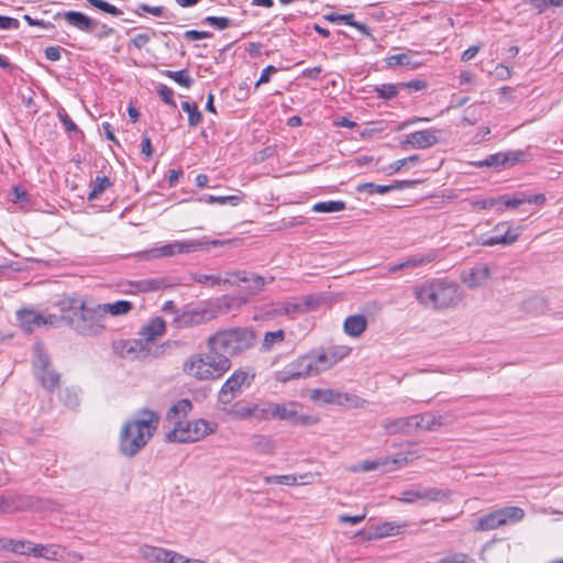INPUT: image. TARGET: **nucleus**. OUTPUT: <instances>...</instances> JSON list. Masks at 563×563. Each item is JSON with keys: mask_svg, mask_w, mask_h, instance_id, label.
Listing matches in <instances>:
<instances>
[{"mask_svg": "<svg viewBox=\"0 0 563 563\" xmlns=\"http://www.w3.org/2000/svg\"><path fill=\"white\" fill-rule=\"evenodd\" d=\"M59 319L81 335L96 336L106 328V317L99 305L87 307L86 301L80 298L66 297L59 300Z\"/></svg>", "mask_w": 563, "mask_h": 563, "instance_id": "obj_2", "label": "nucleus"}, {"mask_svg": "<svg viewBox=\"0 0 563 563\" xmlns=\"http://www.w3.org/2000/svg\"><path fill=\"white\" fill-rule=\"evenodd\" d=\"M413 292L420 305L435 310L456 307L462 300L459 285L443 278L428 280L416 286Z\"/></svg>", "mask_w": 563, "mask_h": 563, "instance_id": "obj_3", "label": "nucleus"}, {"mask_svg": "<svg viewBox=\"0 0 563 563\" xmlns=\"http://www.w3.org/2000/svg\"><path fill=\"white\" fill-rule=\"evenodd\" d=\"M255 341V332L242 327L217 331L208 338L207 345L219 346L230 357L253 347Z\"/></svg>", "mask_w": 563, "mask_h": 563, "instance_id": "obj_5", "label": "nucleus"}, {"mask_svg": "<svg viewBox=\"0 0 563 563\" xmlns=\"http://www.w3.org/2000/svg\"><path fill=\"white\" fill-rule=\"evenodd\" d=\"M478 167H494L497 168L499 166H507V157L504 155V152H499L493 155H489L487 158L475 163Z\"/></svg>", "mask_w": 563, "mask_h": 563, "instance_id": "obj_48", "label": "nucleus"}, {"mask_svg": "<svg viewBox=\"0 0 563 563\" xmlns=\"http://www.w3.org/2000/svg\"><path fill=\"white\" fill-rule=\"evenodd\" d=\"M415 180H395L390 185H376L373 183H364L357 186V191H367L369 195L379 194L384 195L393 190H401L412 186Z\"/></svg>", "mask_w": 563, "mask_h": 563, "instance_id": "obj_16", "label": "nucleus"}, {"mask_svg": "<svg viewBox=\"0 0 563 563\" xmlns=\"http://www.w3.org/2000/svg\"><path fill=\"white\" fill-rule=\"evenodd\" d=\"M442 133L439 129H426L409 133L400 141V147L402 150L408 148H429L440 143V134Z\"/></svg>", "mask_w": 563, "mask_h": 563, "instance_id": "obj_10", "label": "nucleus"}, {"mask_svg": "<svg viewBox=\"0 0 563 563\" xmlns=\"http://www.w3.org/2000/svg\"><path fill=\"white\" fill-rule=\"evenodd\" d=\"M161 422L158 412L141 408L125 420L120 430L119 450L126 457L139 454L156 433Z\"/></svg>", "mask_w": 563, "mask_h": 563, "instance_id": "obj_1", "label": "nucleus"}, {"mask_svg": "<svg viewBox=\"0 0 563 563\" xmlns=\"http://www.w3.org/2000/svg\"><path fill=\"white\" fill-rule=\"evenodd\" d=\"M141 12L153 14L154 16H165V9L163 7H152L147 3H140L134 10V13L142 15ZM167 19L170 16L166 15Z\"/></svg>", "mask_w": 563, "mask_h": 563, "instance_id": "obj_54", "label": "nucleus"}, {"mask_svg": "<svg viewBox=\"0 0 563 563\" xmlns=\"http://www.w3.org/2000/svg\"><path fill=\"white\" fill-rule=\"evenodd\" d=\"M284 339H285L284 330L279 329V330H276V331L266 332L265 335H264V341H263V344H262V350L263 351H269L275 343L282 342V341H284Z\"/></svg>", "mask_w": 563, "mask_h": 563, "instance_id": "obj_49", "label": "nucleus"}, {"mask_svg": "<svg viewBox=\"0 0 563 563\" xmlns=\"http://www.w3.org/2000/svg\"><path fill=\"white\" fill-rule=\"evenodd\" d=\"M400 464V461L398 459H378V460H365L361 462L358 465H354L351 467V471L356 472H371L378 467H384L385 471H394L396 470Z\"/></svg>", "mask_w": 563, "mask_h": 563, "instance_id": "obj_19", "label": "nucleus"}, {"mask_svg": "<svg viewBox=\"0 0 563 563\" xmlns=\"http://www.w3.org/2000/svg\"><path fill=\"white\" fill-rule=\"evenodd\" d=\"M401 90L400 84H383L375 87L377 97L384 100H390Z\"/></svg>", "mask_w": 563, "mask_h": 563, "instance_id": "obj_46", "label": "nucleus"}, {"mask_svg": "<svg viewBox=\"0 0 563 563\" xmlns=\"http://www.w3.org/2000/svg\"><path fill=\"white\" fill-rule=\"evenodd\" d=\"M325 353L329 355V360L331 361L332 365L336 364L339 361H341L343 357H345L349 353V349L344 346H332L328 350H324Z\"/></svg>", "mask_w": 563, "mask_h": 563, "instance_id": "obj_57", "label": "nucleus"}, {"mask_svg": "<svg viewBox=\"0 0 563 563\" xmlns=\"http://www.w3.org/2000/svg\"><path fill=\"white\" fill-rule=\"evenodd\" d=\"M175 254H177L176 246H175V242H173V243H167L165 245H162L159 247H154L151 250L140 252L136 255V257L141 261H148V260L159 258V257H169Z\"/></svg>", "mask_w": 563, "mask_h": 563, "instance_id": "obj_29", "label": "nucleus"}, {"mask_svg": "<svg viewBox=\"0 0 563 563\" xmlns=\"http://www.w3.org/2000/svg\"><path fill=\"white\" fill-rule=\"evenodd\" d=\"M310 474H301L299 476L296 475H269L264 477V482L266 484H280L287 486H295L298 484V479L305 481L310 477Z\"/></svg>", "mask_w": 563, "mask_h": 563, "instance_id": "obj_36", "label": "nucleus"}, {"mask_svg": "<svg viewBox=\"0 0 563 563\" xmlns=\"http://www.w3.org/2000/svg\"><path fill=\"white\" fill-rule=\"evenodd\" d=\"M230 241H220V240H209L203 236L202 239L197 240H187V241H175L176 253H192L200 250H208L210 246H221L224 244H229Z\"/></svg>", "mask_w": 563, "mask_h": 563, "instance_id": "obj_15", "label": "nucleus"}, {"mask_svg": "<svg viewBox=\"0 0 563 563\" xmlns=\"http://www.w3.org/2000/svg\"><path fill=\"white\" fill-rule=\"evenodd\" d=\"M311 366L312 363L307 355L300 356L278 372L276 378L280 383H288L294 379L313 376Z\"/></svg>", "mask_w": 563, "mask_h": 563, "instance_id": "obj_11", "label": "nucleus"}, {"mask_svg": "<svg viewBox=\"0 0 563 563\" xmlns=\"http://www.w3.org/2000/svg\"><path fill=\"white\" fill-rule=\"evenodd\" d=\"M280 307L282 313H284V316L294 317L296 314L302 313V306L299 302H280Z\"/></svg>", "mask_w": 563, "mask_h": 563, "instance_id": "obj_59", "label": "nucleus"}, {"mask_svg": "<svg viewBox=\"0 0 563 563\" xmlns=\"http://www.w3.org/2000/svg\"><path fill=\"white\" fill-rule=\"evenodd\" d=\"M341 402L339 406L342 407H350V408H363L366 404V400L361 398L357 395L349 394V393H342L341 391Z\"/></svg>", "mask_w": 563, "mask_h": 563, "instance_id": "obj_50", "label": "nucleus"}, {"mask_svg": "<svg viewBox=\"0 0 563 563\" xmlns=\"http://www.w3.org/2000/svg\"><path fill=\"white\" fill-rule=\"evenodd\" d=\"M490 276L489 267L486 264H477L467 273H464L462 280L470 288L483 286Z\"/></svg>", "mask_w": 563, "mask_h": 563, "instance_id": "obj_17", "label": "nucleus"}, {"mask_svg": "<svg viewBox=\"0 0 563 563\" xmlns=\"http://www.w3.org/2000/svg\"><path fill=\"white\" fill-rule=\"evenodd\" d=\"M112 183L108 176H97L90 184L91 190L88 194L87 199L93 201L101 195L107 188L111 187Z\"/></svg>", "mask_w": 563, "mask_h": 563, "instance_id": "obj_38", "label": "nucleus"}, {"mask_svg": "<svg viewBox=\"0 0 563 563\" xmlns=\"http://www.w3.org/2000/svg\"><path fill=\"white\" fill-rule=\"evenodd\" d=\"M473 209L484 210V209H490L494 207H497L498 211H503V208L500 207V199L497 198H487V199H481L475 200L472 202Z\"/></svg>", "mask_w": 563, "mask_h": 563, "instance_id": "obj_56", "label": "nucleus"}, {"mask_svg": "<svg viewBox=\"0 0 563 563\" xmlns=\"http://www.w3.org/2000/svg\"><path fill=\"white\" fill-rule=\"evenodd\" d=\"M442 416H435L431 412L415 415L416 431H435L443 426Z\"/></svg>", "mask_w": 563, "mask_h": 563, "instance_id": "obj_21", "label": "nucleus"}, {"mask_svg": "<svg viewBox=\"0 0 563 563\" xmlns=\"http://www.w3.org/2000/svg\"><path fill=\"white\" fill-rule=\"evenodd\" d=\"M87 2L96 9L104 13L111 14L113 16H119L120 14H122V11L120 9L104 0H87Z\"/></svg>", "mask_w": 563, "mask_h": 563, "instance_id": "obj_52", "label": "nucleus"}, {"mask_svg": "<svg viewBox=\"0 0 563 563\" xmlns=\"http://www.w3.org/2000/svg\"><path fill=\"white\" fill-rule=\"evenodd\" d=\"M34 366L37 369V373L47 372L51 367L49 357L46 354L40 353L36 361L34 362Z\"/></svg>", "mask_w": 563, "mask_h": 563, "instance_id": "obj_64", "label": "nucleus"}, {"mask_svg": "<svg viewBox=\"0 0 563 563\" xmlns=\"http://www.w3.org/2000/svg\"><path fill=\"white\" fill-rule=\"evenodd\" d=\"M63 16L69 25L82 32L91 33L98 26V22L96 20L79 11H67Z\"/></svg>", "mask_w": 563, "mask_h": 563, "instance_id": "obj_18", "label": "nucleus"}, {"mask_svg": "<svg viewBox=\"0 0 563 563\" xmlns=\"http://www.w3.org/2000/svg\"><path fill=\"white\" fill-rule=\"evenodd\" d=\"M140 554L143 559L151 562L167 563L169 555H172V551L144 544L140 548Z\"/></svg>", "mask_w": 563, "mask_h": 563, "instance_id": "obj_27", "label": "nucleus"}, {"mask_svg": "<svg viewBox=\"0 0 563 563\" xmlns=\"http://www.w3.org/2000/svg\"><path fill=\"white\" fill-rule=\"evenodd\" d=\"M166 330V323L163 318L156 317L142 327L140 334L146 342L154 341L156 336L162 335Z\"/></svg>", "mask_w": 563, "mask_h": 563, "instance_id": "obj_26", "label": "nucleus"}, {"mask_svg": "<svg viewBox=\"0 0 563 563\" xmlns=\"http://www.w3.org/2000/svg\"><path fill=\"white\" fill-rule=\"evenodd\" d=\"M242 21H236L227 16L208 15L203 19L202 23L213 26L216 30L222 31L231 26H239Z\"/></svg>", "mask_w": 563, "mask_h": 563, "instance_id": "obj_40", "label": "nucleus"}, {"mask_svg": "<svg viewBox=\"0 0 563 563\" xmlns=\"http://www.w3.org/2000/svg\"><path fill=\"white\" fill-rule=\"evenodd\" d=\"M274 277L269 276L268 280L265 279V277L254 274V273H247L245 271H238V272H231L227 273V278H224L223 283L236 285L239 283H246L247 286L245 287L244 291L246 296H255L260 294L264 286L267 283H273Z\"/></svg>", "mask_w": 563, "mask_h": 563, "instance_id": "obj_8", "label": "nucleus"}, {"mask_svg": "<svg viewBox=\"0 0 563 563\" xmlns=\"http://www.w3.org/2000/svg\"><path fill=\"white\" fill-rule=\"evenodd\" d=\"M501 520L499 518L498 510L492 511L487 515H484L478 518L475 530L476 531H488L494 530L503 526Z\"/></svg>", "mask_w": 563, "mask_h": 563, "instance_id": "obj_30", "label": "nucleus"}, {"mask_svg": "<svg viewBox=\"0 0 563 563\" xmlns=\"http://www.w3.org/2000/svg\"><path fill=\"white\" fill-rule=\"evenodd\" d=\"M216 429L214 422L205 419L177 421L176 426L166 433L165 439L170 443H192L212 434Z\"/></svg>", "mask_w": 563, "mask_h": 563, "instance_id": "obj_6", "label": "nucleus"}, {"mask_svg": "<svg viewBox=\"0 0 563 563\" xmlns=\"http://www.w3.org/2000/svg\"><path fill=\"white\" fill-rule=\"evenodd\" d=\"M341 391L331 388H317L310 394V399L313 402H320L322 405H340Z\"/></svg>", "mask_w": 563, "mask_h": 563, "instance_id": "obj_23", "label": "nucleus"}, {"mask_svg": "<svg viewBox=\"0 0 563 563\" xmlns=\"http://www.w3.org/2000/svg\"><path fill=\"white\" fill-rule=\"evenodd\" d=\"M217 317L216 311L206 308H195L176 314L174 323L178 328H191L213 320Z\"/></svg>", "mask_w": 563, "mask_h": 563, "instance_id": "obj_12", "label": "nucleus"}, {"mask_svg": "<svg viewBox=\"0 0 563 563\" xmlns=\"http://www.w3.org/2000/svg\"><path fill=\"white\" fill-rule=\"evenodd\" d=\"M99 308L102 311L103 317H106V313H110L112 316H123L133 309V305L129 300H118L113 303L99 305Z\"/></svg>", "mask_w": 563, "mask_h": 563, "instance_id": "obj_31", "label": "nucleus"}, {"mask_svg": "<svg viewBox=\"0 0 563 563\" xmlns=\"http://www.w3.org/2000/svg\"><path fill=\"white\" fill-rule=\"evenodd\" d=\"M192 404L189 399L183 398L174 404L166 413V419L168 422L176 426L177 421H184L187 415L191 411Z\"/></svg>", "mask_w": 563, "mask_h": 563, "instance_id": "obj_22", "label": "nucleus"}, {"mask_svg": "<svg viewBox=\"0 0 563 563\" xmlns=\"http://www.w3.org/2000/svg\"><path fill=\"white\" fill-rule=\"evenodd\" d=\"M208 352L191 355L185 361L183 369L199 380L220 378L231 367L229 356L219 346L207 345Z\"/></svg>", "mask_w": 563, "mask_h": 563, "instance_id": "obj_4", "label": "nucleus"}, {"mask_svg": "<svg viewBox=\"0 0 563 563\" xmlns=\"http://www.w3.org/2000/svg\"><path fill=\"white\" fill-rule=\"evenodd\" d=\"M156 92L166 104L172 106L174 108L176 107V102L174 99V90L172 88L164 84H159L156 87Z\"/></svg>", "mask_w": 563, "mask_h": 563, "instance_id": "obj_55", "label": "nucleus"}, {"mask_svg": "<svg viewBox=\"0 0 563 563\" xmlns=\"http://www.w3.org/2000/svg\"><path fill=\"white\" fill-rule=\"evenodd\" d=\"M418 54L413 51H409L407 53H399L396 55H390L385 58L386 65L389 68H394L397 66H408L412 69L418 68L421 63L413 60V57Z\"/></svg>", "mask_w": 563, "mask_h": 563, "instance_id": "obj_24", "label": "nucleus"}, {"mask_svg": "<svg viewBox=\"0 0 563 563\" xmlns=\"http://www.w3.org/2000/svg\"><path fill=\"white\" fill-rule=\"evenodd\" d=\"M302 405L297 401L274 402L273 419L286 421L292 426H312L318 423L317 417L301 413Z\"/></svg>", "mask_w": 563, "mask_h": 563, "instance_id": "obj_7", "label": "nucleus"}, {"mask_svg": "<svg viewBox=\"0 0 563 563\" xmlns=\"http://www.w3.org/2000/svg\"><path fill=\"white\" fill-rule=\"evenodd\" d=\"M113 350L121 356L125 354H132L143 350V343L141 340H119L113 342Z\"/></svg>", "mask_w": 563, "mask_h": 563, "instance_id": "obj_34", "label": "nucleus"}, {"mask_svg": "<svg viewBox=\"0 0 563 563\" xmlns=\"http://www.w3.org/2000/svg\"><path fill=\"white\" fill-rule=\"evenodd\" d=\"M504 155L507 157V165L509 166H514L526 161V153L520 150L504 152Z\"/></svg>", "mask_w": 563, "mask_h": 563, "instance_id": "obj_61", "label": "nucleus"}, {"mask_svg": "<svg viewBox=\"0 0 563 563\" xmlns=\"http://www.w3.org/2000/svg\"><path fill=\"white\" fill-rule=\"evenodd\" d=\"M252 409H253V418L258 421L273 419L274 402H271V401L264 402V404H253L252 402Z\"/></svg>", "mask_w": 563, "mask_h": 563, "instance_id": "obj_41", "label": "nucleus"}, {"mask_svg": "<svg viewBox=\"0 0 563 563\" xmlns=\"http://www.w3.org/2000/svg\"><path fill=\"white\" fill-rule=\"evenodd\" d=\"M253 378L254 375L250 377L246 371H234L220 388V391L218 394L219 402L223 405L230 404L234 399L236 394L241 391L242 386L244 384L251 385Z\"/></svg>", "mask_w": 563, "mask_h": 563, "instance_id": "obj_9", "label": "nucleus"}, {"mask_svg": "<svg viewBox=\"0 0 563 563\" xmlns=\"http://www.w3.org/2000/svg\"><path fill=\"white\" fill-rule=\"evenodd\" d=\"M497 199H500V206L504 205L506 208H510V209H515L523 203L522 192H517L512 197L500 196V197H497Z\"/></svg>", "mask_w": 563, "mask_h": 563, "instance_id": "obj_58", "label": "nucleus"}, {"mask_svg": "<svg viewBox=\"0 0 563 563\" xmlns=\"http://www.w3.org/2000/svg\"><path fill=\"white\" fill-rule=\"evenodd\" d=\"M354 14L353 13H346V14H338V13H328L323 15V19L332 22V23H339L343 22L346 25H350L353 21Z\"/></svg>", "mask_w": 563, "mask_h": 563, "instance_id": "obj_60", "label": "nucleus"}, {"mask_svg": "<svg viewBox=\"0 0 563 563\" xmlns=\"http://www.w3.org/2000/svg\"><path fill=\"white\" fill-rule=\"evenodd\" d=\"M31 541L24 540H8V549L13 553L21 555H30Z\"/></svg>", "mask_w": 563, "mask_h": 563, "instance_id": "obj_53", "label": "nucleus"}, {"mask_svg": "<svg viewBox=\"0 0 563 563\" xmlns=\"http://www.w3.org/2000/svg\"><path fill=\"white\" fill-rule=\"evenodd\" d=\"M497 510L499 518L503 519V526L508 523H516L525 517V510L517 506L504 507Z\"/></svg>", "mask_w": 563, "mask_h": 563, "instance_id": "obj_33", "label": "nucleus"}, {"mask_svg": "<svg viewBox=\"0 0 563 563\" xmlns=\"http://www.w3.org/2000/svg\"><path fill=\"white\" fill-rule=\"evenodd\" d=\"M211 36H212V33L209 31L188 30L184 33V37L187 41H198V40L209 38Z\"/></svg>", "mask_w": 563, "mask_h": 563, "instance_id": "obj_63", "label": "nucleus"}, {"mask_svg": "<svg viewBox=\"0 0 563 563\" xmlns=\"http://www.w3.org/2000/svg\"><path fill=\"white\" fill-rule=\"evenodd\" d=\"M413 420L415 415L409 417H401L385 421L383 427L388 434H409L416 431Z\"/></svg>", "mask_w": 563, "mask_h": 563, "instance_id": "obj_20", "label": "nucleus"}, {"mask_svg": "<svg viewBox=\"0 0 563 563\" xmlns=\"http://www.w3.org/2000/svg\"><path fill=\"white\" fill-rule=\"evenodd\" d=\"M18 320L20 322V327L26 333H31L35 328L45 324L55 325L59 318L55 314L43 316L41 313H36L33 310L23 309L18 311Z\"/></svg>", "mask_w": 563, "mask_h": 563, "instance_id": "obj_13", "label": "nucleus"}, {"mask_svg": "<svg viewBox=\"0 0 563 563\" xmlns=\"http://www.w3.org/2000/svg\"><path fill=\"white\" fill-rule=\"evenodd\" d=\"M421 500L427 501H443L448 500L451 496L449 489H440L437 487H424L420 489Z\"/></svg>", "mask_w": 563, "mask_h": 563, "instance_id": "obj_35", "label": "nucleus"}, {"mask_svg": "<svg viewBox=\"0 0 563 563\" xmlns=\"http://www.w3.org/2000/svg\"><path fill=\"white\" fill-rule=\"evenodd\" d=\"M200 202L206 203H230L231 206H238L241 202V197L232 195V196H213V195H203L198 199Z\"/></svg>", "mask_w": 563, "mask_h": 563, "instance_id": "obj_43", "label": "nucleus"}, {"mask_svg": "<svg viewBox=\"0 0 563 563\" xmlns=\"http://www.w3.org/2000/svg\"><path fill=\"white\" fill-rule=\"evenodd\" d=\"M38 379L41 380L42 386L47 389L48 391H52L55 389V387L59 384V374L56 373L51 367L47 372L37 373L36 374Z\"/></svg>", "mask_w": 563, "mask_h": 563, "instance_id": "obj_42", "label": "nucleus"}, {"mask_svg": "<svg viewBox=\"0 0 563 563\" xmlns=\"http://www.w3.org/2000/svg\"><path fill=\"white\" fill-rule=\"evenodd\" d=\"M522 308L529 313H542L547 309V301L540 297H532L522 303Z\"/></svg>", "mask_w": 563, "mask_h": 563, "instance_id": "obj_47", "label": "nucleus"}, {"mask_svg": "<svg viewBox=\"0 0 563 563\" xmlns=\"http://www.w3.org/2000/svg\"><path fill=\"white\" fill-rule=\"evenodd\" d=\"M166 286L163 278H150L130 283V292H150L163 289Z\"/></svg>", "mask_w": 563, "mask_h": 563, "instance_id": "obj_28", "label": "nucleus"}, {"mask_svg": "<svg viewBox=\"0 0 563 563\" xmlns=\"http://www.w3.org/2000/svg\"><path fill=\"white\" fill-rule=\"evenodd\" d=\"M401 90L409 89L410 91H420L428 87V82L423 79H413L410 81L399 82Z\"/></svg>", "mask_w": 563, "mask_h": 563, "instance_id": "obj_62", "label": "nucleus"}, {"mask_svg": "<svg viewBox=\"0 0 563 563\" xmlns=\"http://www.w3.org/2000/svg\"><path fill=\"white\" fill-rule=\"evenodd\" d=\"M58 118L67 132L74 133L81 137L84 136V132L77 126V124L71 120V118L64 109L58 111Z\"/></svg>", "mask_w": 563, "mask_h": 563, "instance_id": "obj_51", "label": "nucleus"}, {"mask_svg": "<svg viewBox=\"0 0 563 563\" xmlns=\"http://www.w3.org/2000/svg\"><path fill=\"white\" fill-rule=\"evenodd\" d=\"M367 319L363 314L350 316L344 320L343 330L350 336H360L366 329Z\"/></svg>", "mask_w": 563, "mask_h": 563, "instance_id": "obj_25", "label": "nucleus"}, {"mask_svg": "<svg viewBox=\"0 0 563 563\" xmlns=\"http://www.w3.org/2000/svg\"><path fill=\"white\" fill-rule=\"evenodd\" d=\"M307 356L310 358L312 363L311 367L313 375H318L319 373L327 371L333 366L325 351H322L318 354H309Z\"/></svg>", "mask_w": 563, "mask_h": 563, "instance_id": "obj_37", "label": "nucleus"}, {"mask_svg": "<svg viewBox=\"0 0 563 563\" xmlns=\"http://www.w3.org/2000/svg\"><path fill=\"white\" fill-rule=\"evenodd\" d=\"M181 109L188 113V124L191 128H196L202 121V114L198 109L196 103H190L188 101H184L181 103Z\"/></svg>", "mask_w": 563, "mask_h": 563, "instance_id": "obj_44", "label": "nucleus"}, {"mask_svg": "<svg viewBox=\"0 0 563 563\" xmlns=\"http://www.w3.org/2000/svg\"><path fill=\"white\" fill-rule=\"evenodd\" d=\"M494 232L496 233L495 235L483 239L479 244L483 246H493L496 244L510 245L519 238V233L514 231L508 222L497 223L494 227Z\"/></svg>", "mask_w": 563, "mask_h": 563, "instance_id": "obj_14", "label": "nucleus"}, {"mask_svg": "<svg viewBox=\"0 0 563 563\" xmlns=\"http://www.w3.org/2000/svg\"><path fill=\"white\" fill-rule=\"evenodd\" d=\"M162 74L185 88H189L194 84V79L188 75L187 69L178 71L164 70Z\"/></svg>", "mask_w": 563, "mask_h": 563, "instance_id": "obj_45", "label": "nucleus"}, {"mask_svg": "<svg viewBox=\"0 0 563 563\" xmlns=\"http://www.w3.org/2000/svg\"><path fill=\"white\" fill-rule=\"evenodd\" d=\"M346 205L342 200L320 201L313 205L312 210L318 213H334L345 210Z\"/></svg>", "mask_w": 563, "mask_h": 563, "instance_id": "obj_39", "label": "nucleus"}, {"mask_svg": "<svg viewBox=\"0 0 563 563\" xmlns=\"http://www.w3.org/2000/svg\"><path fill=\"white\" fill-rule=\"evenodd\" d=\"M229 416L236 420H246L253 418L252 402L243 400L234 402L228 410Z\"/></svg>", "mask_w": 563, "mask_h": 563, "instance_id": "obj_32", "label": "nucleus"}]
</instances>
